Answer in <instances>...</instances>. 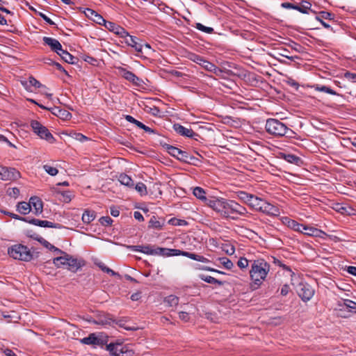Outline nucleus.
Returning <instances> with one entry per match:
<instances>
[{
    "label": "nucleus",
    "mask_w": 356,
    "mask_h": 356,
    "mask_svg": "<svg viewBox=\"0 0 356 356\" xmlns=\"http://www.w3.org/2000/svg\"><path fill=\"white\" fill-rule=\"evenodd\" d=\"M66 255H69L67 253H64L63 256L57 257L53 259V264L57 267L60 268L65 265L68 257H66Z\"/></svg>",
    "instance_id": "nucleus-37"
},
{
    "label": "nucleus",
    "mask_w": 356,
    "mask_h": 356,
    "mask_svg": "<svg viewBox=\"0 0 356 356\" xmlns=\"http://www.w3.org/2000/svg\"><path fill=\"white\" fill-rule=\"evenodd\" d=\"M128 249L134 252H140L146 254L154 255L155 248L150 245H129Z\"/></svg>",
    "instance_id": "nucleus-24"
},
{
    "label": "nucleus",
    "mask_w": 356,
    "mask_h": 356,
    "mask_svg": "<svg viewBox=\"0 0 356 356\" xmlns=\"http://www.w3.org/2000/svg\"><path fill=\"white\" fill-rule=\"evenodd\" d=\"M346 296H349L348 293H346L343 289L339 287H337V290H335V301L337 302L338 301L343 302V299H347Z\"/></svg>",
    "instance_id": "nucleus-44"
},
{
    "label": "nucleus",
    "mask_w": 356,
    "mask_h": 356,
    "mask_svg": "<svg viewBox=\"0 0 356 356\" xmlns=\"http://www.w3.org/2000/svg\"><path fill=\"white\" fill-rule=\"evenodd\" d=\"M31 127L35 134H36L40 138L44 139L50 143H54L55 138L53 135L49 132L48 129L43 126L40 122L37 120H32L31 122Z\"/></svg>",
    "instance_id": "nucleus-6"
},
{
    "label": "nucleus",
    "mask_w": 356,
    "mask_h": 356,
    "mask_svg": "<svg viewBox=\"0 0 356 356\" xmlns=\"http://www.w3.org/2000/svg\"><path fill=\"white\" fill-rule=\"evenodd\" d=\"M289 290H290V287L288 284H284L281 289V295L285 296H286L289 292Z\"/></svg>",
    "instance_id": "nucleus-64"
},
{
    "label": "nucleus",
    "mask_w": 356,
    "mask_h": 356,
    "mask_svg": "<svg viewBox=\"0 0 356 356\" xmlns=\"http://www.w3.org/2000/svg\"><path fill=\"white\" fill-rule=\"evenodd\" d=\"M311 3L306 1H302L300 5H296L294 10H298L299 12L306 14L308 13V10L311 8Z\"/></svg>",
    "instance_id": "nucleus-36"
},
{
    "label": "nucleus",
    "mask_w": 356,
    "mask_h": 356,
    "mask_svg": "<svg viewBox=\"0 0 356 356\" xmlns=\"http://www.w3.org/2000/svg\"><path fill=\"white\" fill-rule=\"evenodd\" d=\"M348 311V312H356V302L349 299H343V302H335V311Z\"/></svg>",
    "instance_id": "nucleus-13"
},
{
    "label": "nucleus",
    "mask_w": 356,
    "mask_h": 356,
    "mask_svg": "<svg viewBox=\"0 0 356 356\" xmlns=\"http://www.w3.org/2000/svg\"><path fill=\"white\" fill-rule=\"evenodd\" d=\"M95 217L96 213L95 211L86 209L82 215V221L85 224H89L94 220Z\"/></svg>",
    "instance_id": "nucleus-34"
},
{
    "label": "nucleus",
    "mask_w": 356,
    "mask_h": 356,
    "mask_svg": "<svg viewBox=\"0 0 356 356\" xmlns=\"http://www.w3.org/2000/svg\"><path fill=\"white\" fill-rule=\"evenodd\" d=\"M26 88L34 86L35 88H46V87L43 85H42L38 80H36L34 77L30 76L29 78V80L25 82V83H23Z\"/></svg>",
    "instance_id": "nucleus-41"
},
{
    "label": "nucleus",
    "mask_w": 356,
    "mask_h": 356,
    "mask_svg": "<svg viewBox=\"0 0 356 356\" xmlns=\"http://www.w3.org/2000/svg\"><path fill=\"white\" fill-rule=\"evenodd\" d=\"M118 70L120 76L135 86H141V83H143V80L138 77L135 74L122 67H118Z\"/></svg>",
    "instance_id": "nucleus-10"
},
{
    "label": "nucleus",
    "mask_w": 356,
    "mask_h": 356,
    "mask_svg": "<svg viewBox=\"0 0 356 356\" xmlns=\"http://www.w3.org/2000/svg\"><path fill=\"white\" fill-rule=\"evenodd\" d=\"M106 350L109 352L111 356H124L127 350L121 343H109L105 344Z\"/></svg>",
    "instance_id": "nucleus-12"
},
{
    "label": "nucleus",
    "mask_w": 356,
    "mask_h": 356,
    "mask_svg": "<svg viewBox=\"0 0 356 356\" xmlns=\"http://www.w3.org/2000/svg\"><path fill=\"white\" fill-rule=\"evenodd\" d=\"M220 264L226 268V269H231L233 266V262L229 259L227 257H221L218 259Z\"/></svg>",
    "instance_id": "nucleus-46"
},
{
    "label": "nucleus",
    "mask_w": 356,
    "mask_h": 356,
    "mask_svg": "<svg viewBox=\"0 0 356 356\" xmlns=\"http://www.w3.org/2000/svg\"><path fill=\"white\" fill-rule=\"evenodd\" d=\"M316 89L321 92H327V93H329L331 95H334V90L332 89H331L330 88H328L325 86H316Z\"/></svg>",
    "instance_id": "nucleus-59"
},
{
    "label": "nucleus",
    "mask_w": 356,
    "mask_h": 356,
    "mask_svg": "<svg viewBox=\"0 0 356 356\" xmlns=\"http://www.w3.org/2000/svg\"><path fill=\"white\" fill-rule=\"evenodd\" d=\"M264 200L252 195L248 205L257 211H259L260 207H261Z\"/></svg>",
    "instance_id": "nucleus-32"
},
{
    "label": "nucleus",
    "mask_w": 356,
    "mask_h": 356,
    "mask_svg": "<svg viewBox=\"0 0 356 356\" xmlns=\"http://www.w3.org/2000/svg\"><path fill=\"white\" fill-rule=\"evenodd\" d=\"M66 257H68V259L65 266L68 270L72 273H76L86 265V261L81 258H75L70 254L66 255Z\"/></svg>",
    "instance_id": "nucleus-9"
},
{
    "label": "nucleus",
    "mask_w": 356,
    "mask_h": 356,
    "mask_svg": "<svg viewBox=\"0 0 356 356\" xmlns=\"http://www.w3.org/2000/svg\"><path fill=\"white\" fill-rule=\"evenodd\" d=\"M193 193L197 198H198L200 200L206 202V203L209 200L207 199V197L205 196V194H206L205 191L201 187H198V186L195 187L193 189Z\"/></svg>",
    "instance_id": "nucleus-38"
},
{
    "label": "nucleus",
    "mask_w": 356,
    "mask_h": 356,
    "mask_svg": "<svg viewBox=\"0 0 356 356\" xmlns=\"http://www.w3.org/2000/svg\"><path fill=\"white\" fill-rule=\"evenodd\" d=\"M225 201L226 200L223 198H213L209 200L207 204L221 216L223 211V204H225Z\"/></svg>",
    "instance_id": "nucleus-20"
},
{
    "label": "nucleus",
    "mask_w": 356,
    "mask_h": 356,
    "mask_svg": "<svg viewBox=\"0 0 356 356\" xmlns=\"http://www.w3.org/2000/svg\"><path fill=\"white\" fill-rule=\"evenodd\" d=\"M38 15L47 22L50 25H54V22L49 18L45 14L42 13H39Z\"/></svg>",
    "instance_id": "nucleus-63"
},
{
    "label": "nucleus",
    "mask_w": 356,
    "mask_h": 356,
    "mask_svg": "<svg viewBox=\"0 0 356 356\" xmlns=\"http://www.w3.org/2000/svg\"><path fill=\"white\" fill-rule=\"evenodd\" d=\"M154 255H160L163 257H172V256H179L182 255L184 257H186L188 258H190L193 260H195L197 261H200L202 263H209L210 261L199 254H196L195 253L186 252L177 249H170V248H155L154 251Z\"/></svg>",
    "instance_id": "nucleus-3"
},
{
    "label": "nucleus",
    "mask_w": 356,
    "mask_h": 356,
    "mask_svg": "<svg viewBox=\"0 0 356 356\" xmlns=\"http://www.w3.org/2000/svg\"><path fill=\"white\" fill-rule=\"evenodd\" d=\"M289 46L293 50H295L297 52H302L303 50V47L302 45H300V44H298L297 42H293V41L290 44H289Z\"/></svg>",
    "instance_id": "nucleus-56"
},
{
    "label": "nucleus",
    "mask_w": 356,
    "mask_h": 356,
    "mask_svg": "<svg viewBox=\"0 0 356 356\" xmlns=\"http://www.w3.org/2000/svg\"><path fill=\"white\" fill-rule=\"evenodd\" d=\"M99 221L103 226H110L113 222L111 218L108 216L101 217Z\"/></svg>",
    "instance_id": "nucleus-52"
},
{
    "label": "nucleus",
    "mask_w": 356,
    "mask_h": 356,
    "mask_svg": "<svg viewBox=\"0 0 356 356\" xmlns=\"http://www.w3.org/2000/svg\"><path fill=\"white\" fill-rule=\"evenodd\" d=\"M27 222L42 227H51L56 229H61L64 227L59 223H54L48 220H42L36 218H30L29 217L28 218Z\"/></svg>",
    "instance_id": "nucleus-17"
},
{
    "label": "nucleus",
    "mask_w": 356,
    "mask_h": 356,
    "mask_svg": "<svg viewBox=\"0 0 356 356\" xmlns=\"http://www.w3.org/2000/svg\"><path fill=\"white\" fill-rule=\"evenodd\" d=\"M42 40L44 43L48 45L51 49L56 54L57 51L61 50L62 45L56 39L49 37H44Z\"/></svg>",
    "instance_id": "nucleus-25"
},
{
    "label": "nucleus",
    "mask_w": 356,
    "mask_h": 356,
    "mask_svg": "<svg viewBox=\"0 0 356 356\" xmlns=\"http://www.w3.org/2000/svg\"><path fill=\"white\" fill-rule=\"evenodd\" d=\"M8 194L13 197H17L19 195V189L17 188H8Z\"/></svg>",
    "instance_id": "nucleus-60"
},
{
    "label": "nucleus",
    "mask_w": 356,
    "mask_h": 356,
    "mask_svg": "<svg viewBox=\"0 0 356 356\" xmlns=\"http://www.w3.org/2000/svg\"><path fill=\"white\" fill-rule=\"evenodd\" d=\"M288 227L300 233L303 232V229H305V225L300 224L294 220H288Z\"/></svg>",
    "instance_id": "nucleus-40"
},
{
    "label": "nucleus",
    "mask_w": 356,
    "mask_h": 356,
    "mask_svg": "<svg viewBox=\"0 0 356 356\" xmlns=\"http://www.w3.org/2000/svg\"><path fill=\"white\" fill-rule=\"evenodd\" d=\"M0 179L8 181L16 180L20 177V173L18 170L13 168H6L1 165Z\"/></svg>",
    "instance_id": "nucleus-11"
},
{
    "label": "nucleus",
    "mask_w": 356,
    "mask_h": 356,
    "mask_svg": "<svg viewBox=\"0 0 356 356\" xmlns=\"http://www.w3.org/2000/svg\"><path fill=\"white\" fill-rule=\"evenodd\" d=\"M118 181L120 182L121 184L124 185L129 188H134V182L129 177V175L121 173L118 178Z\"/></svg>",
    "instance_id": "nucleus-30"
},
{
    "label": "nucleus",
    "mask_w": 356,
    "mask_h": 356,
    "mask_svg": "<svg viewBox=\"0 0 356 356\" xmlns=\"http://www.w3.org/2000/svg\"><path fill=\"white\" fill-rule=\"evenodd\" d=\"M8 254L15 259L24 261H29L32 259L33 255L30 250L23 245H15L8 249Z\"/></svg>",
    "instance_id": "nucleus-4"
},
{
    "label": "nucleus",
    "mask_w": 356,
    "mask_h": 356,
    "mask_svg": "<svg viewBox=\"0 0 356 356\" xmlns=\"http://www.w3.org/2000/svg\"><path fill=\"white\" fill-rule=\"evenodd\" d=\"M343 76L346 77L347 79L351 81L353 83H356V74L352 73L348 71H346L343 73Z\"/></svg>",
    "instance_id": "nucleus-58"
},
{
    "label": "nucleus",
    "mask_w": 356,
    "mask_h": 356,
    "mask_svg": "<svg viewBox=\"0 0 356 356\" xmlns=\"http://www.w3.org/2000/svg\"><path fill=\"white\" fill-rule=\"evenodd\" d=\"M85 14L88 17L90 18L97 24L102 25L104 22H105V19L103 18V17L92 9L86 8Z\"/></svg>",
    "instance_id": "nucleus-26"
},
{
    "label": "nucleus",
    "mask_w": 356,
    "mask_h": 356,
    "mask_svg": "<svg viewBox=\"0 0 356 356\" xmlns=\"http://www.w3.org/2000/svg\"><path fill=\"white\" fill-rule=\"evenodd\" d=\"M289 51L286 49H280V52L279 53V55L283 57H285L288 59H289L291 61H293L295 58H297V56H291L289 55Z\"/></svg>",
    "instance_id": "nucleus-54"
},
{
    "label": "nucleus",
    "mask_w": 356,
    "mask_h": 356,
    "mask_svg": "<svg viewBox=\"0 0 356 356\" xmlns=\"http://www.w3.org/2000/svg\"><path fill=\"white\" fill-rule=\"evenodd\" d=\"M112 320L109 318L105 317L104 318H99L97 320H95L93 322L98 325H110Z\"/></svg>",
    "instance_id": "nucleus-55"
},
{
    "label": "nucleus",
    "mask_w": 356,
    "mask_h": 356,
    "mask_svg": "<svg viewBox=\"0 0 356 356\" xmlns=\"http://www.w3.org/2000/svg\"><path fill=\"white\" fill-rule=\"evenodd\" d=\"M221 216L224 218H230L232 220H237L238 216H234V211H232V200H226L223 204V210Z\"/></svg>",
    "instance_id": "nucleus-21"
},
{
    "label": "nucleus",
    "mask_w": 356,
    "mask_h": 356,
    "mask_svg": "<svg viewBox=\"0 0 356 356\" xmlns=\"http://www.w3.org/2000/svg\"><path fill=\"white\" fill-rule=\"evenodd\" d=\"M259 211L271 216H278L280 214V211L278 207L271 204L266 200H264V202L261 207H260Z\"/></svg>",
    "instance_id": "nucleus-18"
},
{
    "label": "nucleus",
    "mask_w": 356,
    "mask_h": 356,
    "mask_svg": "<svg viewBox=\"0 0 356 356\" xmlns=\"http://www.w3.org/2000/svg\"><path fill=\"white\" fill-rule=\"evenodd\" d=\"M237 265L241 269H245L249 265V261L246 258L241 257L237 262Z\"/></svg>",
    "instance_id": "nucleus-53"
},
{
    "label": "nucleus",
    "mask_w": 356,
    "mask_h": 356,
    "mask_svg": "<svg viewBox=\"0 0 356 356\" xmlns=\"http://www.w3.org/2000/svg\"><path fill=\"white\" fill-rule=\"evenodd\" d=\"M17 211L22 214H27L31 211V204L26 202H19L17 205Z\"/></svg>",
    "instance_id": "nucleus-35"
},
{
    "label": "nucleus",
    "mask_w": 356,
    "mask_h": 356,
    "mask_svg": "<svg viewBox=\"0 0 356 356\" xmlns=\"http://www.w3.org/2000/svg\"><path fill=\"white\" fill-rule=\"evenodd\" d=\"M108 31L113 32L121 38L129 36V33L122 26L117 24L106 21L102 24Z\"/></svg>",
    "instance_id": "nucleus-15"
},
{
    "label": "nucleus",
    "mask_w": 356,
    "mask_h": 356,
    "mask_svg": "<svg viewBox=\"0 0 356 356\" xmlns=\"http://www.w3.org/2000/svg\"><path fill=\"white\" fill-rule=\"evenodd\" d=\"M99 267L102 269V271H104L105 273H107L110 274L112 276H116V275L120 276V275L118 273L113 271L112 269H111L108 267L106 266L102 263L99 264Z\"/></svg>",
    "instance_id": "nucleus-50"
},
{
    "label": "nucleus",
    "mask_w": 356,
    "mask_h": 356,
    "mask_svg": "<svg viewBox=\"0 0 356 356\" xmlns=\"http://www.w3.org/2000/svg\"><path fill=\"white\" fill-rule=\"evenodd\" d=\"M195 27L197 30L208 34H211L214 32V30L212 27L206 26L201 23H196Z\"/></svg>",
    "instance_id": "nucleus-45"
},
{
    "label": "nucleus",
    "mask_w": 356,
    "mask_h": 356,
    "mask_svg": "<svg viewBox=\"0 0 356 356\" xmlns=\"http://www.w3.org/2000/svg\"><path fill=\"white\" fill-rule=\"evenodd\" d=\"M173 129L175 131L176 133L182 136L195 138V140H197L195 137H199V134L194 132L193 129L186 128L178 123L173 124Z\"/></svg>",
    "instance_id": "nucleus-16"
},
{
    "label": "nucleus",
    "mask_w": 356,
    "mask_h": 356,
    "mask_svg": "<svg viewBox=\"0 0 356 356\" xmlns=\"http://www.w3.org/2000/svg\"><path fill=\"white\" fill-rule=\"evenodd\" d=\"M179 317L181 320L187 322L189 321V314L185 312H181L179 313Z\"/></svg>",
    "instance_id": "nucleus-62"
},
{
    "label": "nucleus",
    "mask_w": 356,
    "mask_h": 356,
    "mask_svg": "<svg viewBox=\"0 0 356 356\" xmlns=\"http://www.w3.org/2000/svg\"><path fill=\"white\" fill-rule=\"evenodd\" d=\"M250 277L252 281L251 289H257L266 280L270 271V264L264 259H257L250 261Z\"/></svg>",
    "instance_id": "nucleus-1"
},
{
    "label": "nucleus",
    "mask_w": 356,
    "mask_h": 356,
    "mask_svg": "<svg viewBox=\"0 0 356 356\" xmlns=\"http://www.w3.org/2000/svg\"><path fill=\"white\" fill-rule=\"evenodd\" d=\"M199 162H200L199 159L188 154L187 161H186L185 163L192 164L194 165H197Z\"/></svg>",
    "instance_id": "nucleus-57"
},
{
    "label": "nucleus",
    "mask_w": 356,
    "mask_h": 356,
    "mask_svg": "<svg viewBox=\"0 0 356 356\" xmlns=\"http://www.w3.org/2000/svg\"><path fill=\"white\" fill-rule=\"evenodd\" d=\"M43 168L46 172H47L49 175H50L51 176H55L58 172V170L56 168L52 167L49 165H44L43 166Z\"/></svg>",
    "instance_id": "nucleus-49"
},
{
    "label": "nucleus",
    "mask_w": 356,
    "mask_h": 356,
    "mask_svg": "<svg viewBox=\"0 0 356 356\" xmlns=\"http://www.w3.org/2000/svg\"><path fill=\"white\" fill-rule=\"evenodd\" d=\"M280 158L290 163L296 164L298 165L302 163V160L299 156L292 154L280 153Z\"/></svg>",
    "instance_id": "nucleus-27"
},
{
    "label": "nucleus",
    "mask_w": 356,
    "mask_h": 356,
    "mask_svg": "<svg viewBox=\"0 0 356 356\" xmlns=\"http://www.w3.org/2000/svg\"><path fill=\"white\" fill-rule=\"evenodd\" d=\"M124 38V42L135 49V50L138 53H143V44L141 42V40L136 36L130 35L123 37Z\"/></svg>",
    "instance_id": "nucleus-19"
},
{
    "label": "nucleus",
    "mask_w": 356,
    "mask_h": 356,
    "mask_svg": "<svg viewBox=\"0 0 356 356\" xmlns=\"http://www.w3.org/2000/svg\"><path fill=\"white\" fill-rule=\"evenodd\" d=\"M165 149L171 156L177 158L180 161L185 163L186 161H187L188 155L187 152L182 151L180 149L170 145H165Z\"/></svg>",
    "instance_id": "nucleus-14"
},
{
    "label": "nucleus",
    "mask_w": 356,
    "mask_h": 356,
    "mask_svg": "<svg viewBox=\"0 0 356 356\" xmlns=\"http://www.w3.org/2000/svg\"><path fill=\"white\" fill-rule=\"evenodd\" d=\"M57 54L59 55L63 60L70 64L75 63L76 60H77L76 57L73 56L66 50L63 49L62 47L60 51H57Z\"/></svg>",
    "instance_id": "nucleus-29"
},
{
    "label": "nucleus",
    "mask_w": 356,
    "mask_h": 356,
    "mask_svg": "<svg viewBox=\"0 0 356 356\" xmlns=\"http://www.w3.org/2000/svg\"><path fill=\"white\" fill-rule=\"evenodd\" d=\"M125 119L127 122H131L132 124H134L136 125L138 128L141 129L143 124L140 122V121L136 120L134 117L129 115H125Z\"/></svg>",
    "instance_id": "nucleus-51"
},
{
    "label": "nucleus",
    "mask_w": 356,
    "mask_h": 356,
    "mask_svg": "<svg viewBox=\"0 0 356 356\" xmlns=\"http://www.w3.org/2000/svg\"><path fill=\"white\" fill-rule=\"evenodd\" d=\"M29 204H31V208L33 207L34 209L35 215L42 213L43 211V203L40 198L36 196L31 197L29 200Z\"/></svg>",
    "instance_id": "nucleus-23"
},
{
    "label": "nucleus",
    "mask_w": 356,
    "mask_h": 356,
    "mask_svg": "<svg viewBox=\"0 0 356 356\" xmlns=\"http://www.w3.org/2000/svg\"><path fill=\"white\" fill-rule=\"evenodd\" d=\"M334 171H335V179H338V177H337V174L339 175V178L340 179H341V177H346V175H345L346 172H344V170L343 169L337 168L335 166Z\"/></svg>",
    "instance_id": "nucleus-61"
},
{
    "label": "nucleus",
    "mask_w": 356,
    "mask_h": 356,
    "mask_svg": "<svg viewBox=\"0 0 356 356\" xmlns=\"http://www.w3.org/2000/svg\"><path fill=\"white\" fill-rule=\"evenodd\" d=\"M265 129L269 134L277 137L286 136L293 138L295 134V132L287 127L285 124L273 118H270L266 120Z\"/></svg>",
    "instance_id": "nucleus-2"
},
{
    "label": "nucleus",
    "mask_w": 356,
    "mask_h": 356,
    "mask_svg": "<svg viewBox=\"0 0 356 356\" xmlns=\"http://www.w3.org/2000/svg\"><path fill=\"white\" fill-rule=\"evenodd\" d=\"M49 111L53 115L64 120H70L72 118V114L69 111L58 106L51 108Z\"/></svg>",
    "instance_id": "nucleus-22"
},
{
    "label": "nucleus",
    "mask_w": 356,
    "mask_h": 356,
    "mask_svg": "<svg viewBox=\"0 0 356 356\" xmlns=\"http://www.w3.org/2000/svg\"><path fill=\"white\" fill-rule=\"evenodd\" d=\"M164 302L169 307H175L179 303V298L175 295H170L165 298Z\"/></svg>",
    "instance_id": "nucleus-43"
},
{
    "label": "nucleus",
    "mask_w": 356,
    "mask_h": 356,
    "mask_svg": "<svg viewBox=\"0 0 356 356\" xmlns=\"http://www.w3.org/2000/svg\"><path fill=\"white\" fill-rule=\"evenodd\" d=\"M80 341L83 344L102 348L108 342V337L102 332L91 333L88 337L81 339Z\"/></svg>",
    "instance_id": "nucleus-5"
},
{
    "label": "nucleus",
    "mask_w": 356,
    "mask_h": 356,
    "mask_svg": "<svg viewBox=\"0 0 356 356\" xmlns=\"http://www.w3.org/2000/svg\"><path fill=\"white\" fill-rule=\"evenodd\" d=\"M305 234L312 236L323 237L322 235H325V233L318 229L313 227L312 229H309V232H305Z\"/></svg>",
    "instance_id": "nucleus-47"
},
{
    "label": "nucleus",
    "mask_w": 356,
    "mask_h": 356,
    "mask_svg": "<svg viewBox=\"0 0 356 356\" xmlns=\"http://www.w3.org/2000/svg\"><path fill=\"white\" fill-rule=\"evenodd\" d=\"M190 59L194 63L202 66L204 70L213 72L217 76H220V74L222 72L221 69L199 55L192 54L190 56Z\"/></svg>",
    "instance_id": "nucleus-7"
},
{
    "label": "nucleus",
    "mask_w": 356,
    "mask_h": 356,
    "mask_svg": "<svg viewBox=\"0 0 356 356\" xmlns=\"http://www.w3.org/2000/svg\"><path fill=\"white\" fill-rule=\"evenodd\" d=\"M199 277L202 280H203L207 283H209V284H216L219 286H222L224 284L223 282L218 280L210 275H205L202 274V275H200Z\"/></svg>",
    "instance_id": "nucleus-39"
},
{
    "label": "nucleus",
    "mask_w": 356,
    "mask_h": 356,
    "mask_svg": "<svg viewBox=\"0 0 356 356\" xmlns=\"http://www.w3.org/2000/svg\"><path fill=\"white\" fill-rule=\"evenodd\" d=\"M298 295L304 302H307L314 296V289L307 283H300Z\"/></svg>",
    "instance_id": "nucleus-8"
},
{
    "label": "nucleus",
    "mask_w": 356,
    "mask_h": 356,
    "mask_svg": "<svg viewBox=\"0 0 356 356\" xmlns=\"http://www.w3.org/2000/svg\"><path fill=\"white\" fill-rule=\"evenodd\" d=\"M232 211L234 214H238L241 216H245L248 212L245 207L232 200Z\"/></svg>",
    "instance_id": "nucleus-31"
},
{
    "label": "nucleus",
    "mask_w": 356,
    "mask_h": 356,
    "mask_svg": "<svg viewBox=\"0 0 356 356\" xmlns=\"http://www.w3.org/2000/svg\"><path fill=\"white\" fill-rule=\"evenodd\" d=\"M353 211V209L347 204L335 203V212L343 215H351Z\"/></svg>",
    "instance_id": "nucleus-28"
},
{
    "label": "nucleus",
    "mask_w": 356,
    "mask_h": 356,
    "mask_svg": "<svg viewBox=\"0 0 356 356\" xmlns=\"http://www.w3.org/2000/svg\"><path fill=\"white\" fill-rule=\"evenodd\" d=\"M164 225V220H159L155 216H152L149 221V227L160 229Z\"/></svg>",
    "instance_id": "nucleus-33"
},
{
    "label": "nucleus",
    "mask_w": 356,
    "mask_h": 356,
    "mask_svg": "<svg viewBox=\"0 0 356 356\" xmlns=\"http://www.w3.org/2000/svg\"><path fill=\"white\" fill-rule=\"evenodd\" d=\"M236 196L243 202L248 204V203L252 196V194L248 193L245 191H240L236 192Z\"/></svg>",
    "instance_id": "nucleus-42"
},
{
    "label": "nucleus",
    "mask_w": 356,
    "mask_h": 356,
    "mask_svg": "<svg viewBox=\"0 0 356 356\" xmlns=\"http://www.w3.org/2000/svg\"><path fill=\"white\" fill-rule=\"evenodd\" d=\"M135 189L141 195H146L147 194V187L145 184L142 182L138 183L135 186Z\"/></svg>",
    "instance_id": "nucleus-48"
}]
</instances>
